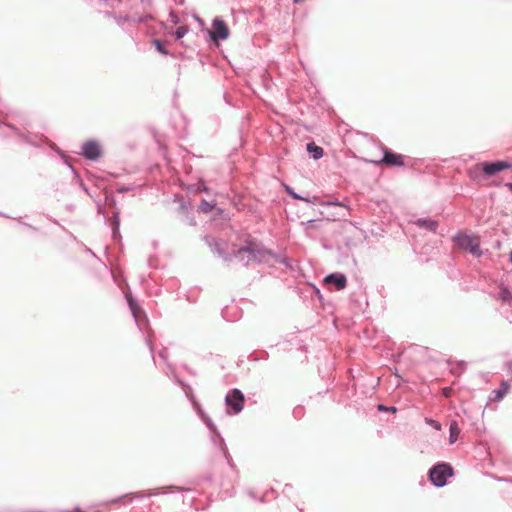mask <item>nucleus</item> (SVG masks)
<instances>
[{"label": "nucleus", "instance_id": "nucleus-25", "mask_svg": "<svg viewBox=\"0 0 512 512\" xmlns=\"http://www.w3.org/2000/svg\"><path fill=\"white\" fill-rule=\"evenodd\" d=\"M173 22H174V23H177V22H178L177 17L173 18Z\"/></svg>", "mask_w": 512, "mask_h": 512}, {"label": "nucleus", "instance_id": "nucleus-3", "mask_svg": "<svg viewBox=\"0 0 512 512\" xmlns=\"http://www.w3.org/2000/svg\"><path fill=\"white\" fill-rule=\"evenodd\" d=\"M456 242L460 248L465 251L470 252L474 256H480V243L479 239L476 236H470L467 234H459L456 237Z\"/></svg>", "mask_w": 512, "mask_h": 512}, {"label": "nucleus", "instance_id": "nucleus-14", "mask_svg": "<svg viewBox=\"0 0 512 512\" xmlns=\"http://www.w3.org/2000/svg\"><path fill=\"white\" fill-rule=\"evenodd\" d=\"M499 297L503 301H510L512 299V295H511L510 291L507 288H502L501 289Z\"/></svg>", "mask_w": 512, "mask_h": 512}, {"label": "nucleus", "instance_id": "nucleus-2", "mask_svg": "<svg viewBox=\"0 0 512 512\" xmlns=\"http://www.w3.org/2000/svg\"><path fill=\"white\" fill-rule=\"evenodd\" d=\"M453 475V469L446 463H441L434 466L430 472L429 477L431 482L438 487H442L446 484L447 478Z\"/></svg>", "mask_w": 512, "mask_h": 512}, {"label": "nucleus", "instance_id": "nucleus-12", "mask_svg": "<svg viewBox=\"0 0 512 512\" xmlns=\"http://www.w3.org/2000/svg\"><path fill=\"white\" fill-rule=\"evenodd\" d=\"M450 436H449V442L453 444L457 441L459 434H460V428L456 421L451 422L450 428H449Z\"/></svg>", "mask_w": 512, "mask_h": 512}, {"label": "nucleus", "instance_id": "nucleus-9", "mask_svg": "<svg viewBox=\"0 0 512 512\" xmlns=\"http://www.w3.org/2000/svg\"><path fill=\"white\" fill-rule=\"evenodd\" d=\"M509 388V384L506 381H502L500 384V388L492 392L490 400L493 402L501 401L504 398V396L508 393Z\"/></svg>", "mask_w": 512, "mask_h": 512}, {"label": "nucleus", "instance_id": "nucleus-7", "mask_svg": "<svg viewBox=\"0 0 512 512\" xmlns=\"http://www.w3.org/2000/svg\"><path fill=\"white\" fill-rule=\"evenodd\" d=\"M100 153V147L94 141H88L82 146V154L88 159L95 160L100 156Z\"/></svg>", "mask_w": 512, "mask_h": 512}, {"label": "nucleus", "instance_id": "nucleus-13", "mask_svg": "<svg viewBox=\"0 0 512 512\" xmlns=\"http://www.w3.org/2000/svg\"><path fill=\"white\" fill-rule=\"evenodd\" d=\"M214 208V204H211L210 202L206 201V200H202L201 204H200V210L203 211L204 213H208L210 212L212 209Z\"/></svg>", "mask_w": 512, "mask_h": 512}, {"label": "nucleus", "instance_id": "nucleus-17", "mask_svg": "<svg viewBox=\"0 0 512 512\" xmlns=\"http://www.w3.org/2000/svg\"><path fill=\"white\" fill-rule=\"evenodd\" d=\"M154 44H155V46H156V49H157L160 53H162V54H164V55L168 54V52L164 49V47H163V45H162L161 41H159V40H154Z\"/></svg>", "mask_w": 512, "mask_h": 512}, {"label": "nucleus", "instance_id": "nucleus-22", "mask_svg": "<svg viewBox=\"0 0 512 512\" xmlns=\"http://www.w3.org/2000/svg\"><path fill=\"white\" fill-rule=\"evenodd\" d=\"M246 252H250V250L249 249H241V250H239V254L246 253Z\"/></svg>", "mask_w": 512, "mask_h": 512}, {"label": "nucleus", "instance_id": "nucleus-23", "mask_svg": "<svg viewBox=\"0 0 512 512\" xmlns=\"http://www.w3.org/2000/svg\"><path fill=\"white\" fill-rule=\"evenodd\" d=\"M506 186L510 189V191H512V183H508Z\"/></svg>", "mask_w": 512, "mask_h": 512}, {"label": "nucleus", "instance_id": "nucleus-11", "mask_svg": "<svg viewBox=\"0 0 512 512\" xmlns=\"http://www.w3.org/2000/svg\"><path fill=\"white\" fill-rule=\"evenodd\" d=\"M307 151L312 155L314 159H320L323 156V148L317 146L315 143L311 142L307 144Z\"/></svg>", "mask_w": 512, "mask_h": 512}, {"label": "nucleus", "instance_id": "nucleus-19", "mask_svg": "<svg viewBox=\"0 0 512 512\" xmlns=\"http://www.w3.org/2000/svg\"><path fill=\"white\" fill-rule=\"evenodd\" d=\"M451 392H452L451 388L446 387L443 389V394L445 397H449L451 395Z\"/></svg>", "mask_w": 512, "mask_h": 512}, {"label": "nucleus", "instance_id": "nucleus-16", "mask_svg": "<svg viewBox=\"0 0 512 512\" xmlns=\"http://www.w3.org/2000/svg\"><path fill=\"white\" fill-rule=\"evenodd\" d=\"M378 410L382 411V412H391V413H396L397 412V408L395 406L387 407V406H384L382 404L378 405Z\"/></svg>", "mask_w": 512, "mask_h": 512}, {"label": "nucleus", "instance_id": "nucleus-4", "mask_svg": "<svg viewBox=\"0 0 512 512\" xmlns=\"http://www.w3.org/2000/svg\"><path fill=\"white\" fill-rule=\"evenodd\" d=\"M373 163L389 167H401L405 164L403 155L394 153L388 149H384L383 157L379 160H373Z\"/></svg>", "mask_w": 512, "mask_h": 512}, {"label": "nucleus", "instance_id": "nucleus-21", "mask_svg": "<svg viewBox=\"0 0 512 512\" xmlns=\"http://www.w3.org/2000/svg\"><path fill=\"white\" fill-rule=\"evenodd\" d=\"M129 303H130V306H131V308H132V310H133V312H134V314H135V313H136V311H135V308H134V302L130 299V300H129Z\"/></svg>", "mask_w": 512, "mask_h": 512}, {"label": "nucleus", "instance_id": "nucleus-24", "mask_svg": "<svg viewBox=\"0 0 512 512\" xmlns=\"http://www.w3.org/2000/svg\"><path fill=\"white\" fill-rule=\"evenodd\" d=\"M304 0H294V3L298 4V3H301L303 2Z\"/></svg>", "mask_w": 512, "mask_h": 512}, {"label": "nucleus", "instance_id": "nucleus-26", "mask_svg": "<svg viewBox=\"0 0 512 512\" xmlns=\"http://www.w3.org/2000/svg\"><path fill=\"white\" fill-rule=\"evenodd\" d=\"M510 261H511V263H512V251H511V253H510Z\"/></svg>", "mask_w": 512, "mask_h": 512}, {"label": "nucleus", "instance_id": "nucleus-15", "mask_svg": "<svg viewBox=\"0 0 512 512\" xmlns=\"http://www.w3.org/2000/svg\"><path fill=\"white\" fill-rule=\"evenodd\" d=\"M188 32V28L186 26H180L177 28L175 32V36L177 39H181Z\"/></svg>", "mask_w": 512, "mask_h": 512}, {"label": "nucleus", "instance_id": "nucleus-10", "mask_svg": "<svg viewBox=\"0 0 512 512\" xmlns=\"http://www.w3.org/2000/svg\"><path fill=\"white\" fill-rule=\"evenodd\" d=\"M415 224L417 226H419L420 228H424V229H427L432 232H435L438 227V223L436 221L430 220V219H418L415 222Z\"/></svg>", "mask_w": 512, "mask_h": 512}, {"label": "nucleus", "instance_id": "nucleus-5", "mask_svg": "<svg viewBox=\"0 0 512 512\" xmlns=\"http://www.w3.org/2000/svg\"><path fill=\"white\" fill-rule=\"evenodd\" d=\"M225 401L234 413H239L243 410L245 397L240 390L233 389L227 394Z\"/></svg>", "mask_w": 512, "mask_h": 512}, {"label": "nucleus", "instance_id": "nucleus-6", "mask_svg": "<svg viewBox=\"0 0 512 512\" xmlns=\"http://www.w3.org/2000/svg\"><path fill=\"white\" fill-rule=\"evenodd\" d=\"M213 30L210 31V36L214 41L226 40L229 36V29L224 20L215 18L212 23Z\"/></svg>", "mask_w": 512, "mask_h": 512}, {"label": "nucleus", "instance_id": "nucleus-8", "mask_svg": "<svg viewBox=\"0 0 512 512\" xmlns=\"http://www.w3.org/2000/svg\"><path fill=\"white\" fill-rule=\"evenodd\" d=\"M326 284H334L337 290H342L347 285V279L342 274H330L325 277Z\"/></svg>", "mask_w": 512, "mask_h": 512}, {"label": "nucleus", "instance_id": "nucleus-1", "mask_svg": "<svg viewBox=\"0 0 512 512\" xmlns=\"http://www.w3.org/2000/svg\"><path fill=\"white\" fill-rule=\"evenodd\" d=\"M511 167V164L506 161H497V162H484L479 163L471 167L468 171L470 178L476 179L480 173H484L487 176H492L502 170L508 169Z\"/></svg>", "mask_w": 512, "mask_h": 512}, {"label": "nucleus", "instance_id": "nucleus-20", "mask_svg": "<svg viewBox=\"0 0 512 512\" xmlns=\"http://www.w3.org/2000/svg\"><path fill=\"white\" fill-rule=\"evenodd\" d=\"M287 191H288V192H289V193H290L294 198H296V199H300V197H299L297 194H295V192H291L289 189H287Z\"/></svg>", "mask_w": 512, "mask_h": 512}, {"label": "nucleus", "instance_id": "nucleus-18", "mask_svg": "<svg viewBox=\"0 0 512 512\" xmlns=\"http://www.w3.org/2000/svg\"><path fill=\"white\" fill-rule=\"evenodd\" d=\"M426 422H427L428 424H430L431 426H433V427H434L435 429H437V430H440V429H441V425H440L437 421H435V420H432V419H426Z\"/></svg>", "mask_w": 512, "mask_h": 512}]
</instances>
